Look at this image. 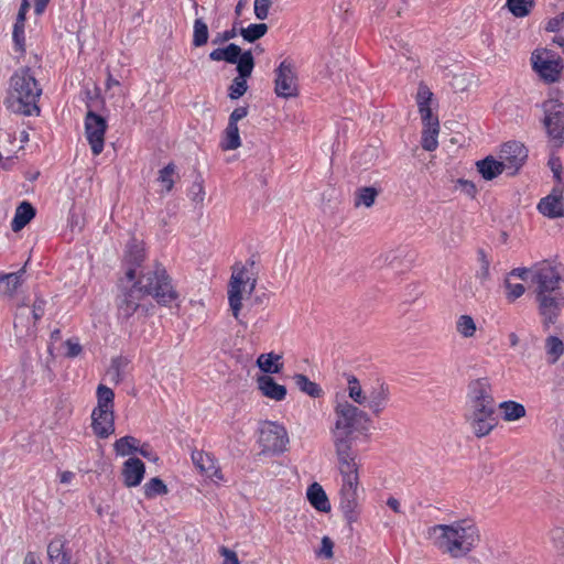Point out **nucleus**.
I'll return each instance as SVG.
<instances>
[{"label": "nucleus", "mask_w": 564, "mask_h": 564, "mask_svg": "<svg viewBox=\"0 0 564 564\" xmlns=\"http://www.w3.org/2000/svg\"><path fill=\"white\" fill-rule=\"evenodd\" d=\"M97 406L93 410L95 415H100L106 411H113L115 406V393L105 384L97 387Z\"/></svg>", "instance_id": "28"}, {"label": "nucleus", "mask_w": 564, "mask_h": 564, "mask_svg": "<svg viewBox=\"0 0 564 564\" xmlns=\"http://www.w3.org/2000/svg\"><path fill=\"white\" fill-rule=\"evenodd\" d=\"M247 53H251V51H245L240 48L237 44L230 43L226 47H218L209 53V58L214 62L225 61L229 64L241 63Z\"/></svg>", "instance_id": "21"}, {"label": "nucleus", "mask_w": 564, "mask_h": 564, "mask_svg": "<svg viewBox=\"0 0 564 564\" xmlns=\"http://www.w3.org/2000/svg\"><path fill=\"white\" fill-rule=\"evenodd\" d=\"M551 539L558 551L560 556L563 557L564 562V529L554 528L550 532Z\"/></svg>", "instance_id": "50"}, {"label": "nucleus", "mask_w": 564, "mask_h": 564, "mask_svg": "<svg viewBox=\"0 0 564 564\" xmlns=\"http://www.w3.org/2000/svg\"><path fill=\"white\" fill-rule=\"evenodd\" d=\"M144 496L148 499L154 498L156 496H163L167 494V487L163 482V480L159 477L151 478L144 486Z\"/></svg>", "instance_id": "41"}, {"label": "nucleus", "mask_w": 564, "mask_h": 564, "mask_svg": "<svg viewBox=\"0 0 564 564\" xmlns=\"http://www.w3.org/2000/svg\"><path fill=\"white\" fill-rule=\"evenodd\" d=\"M477 256L480 268L476 272V278L479 280L481 285H485L490 280V260L484 249H478Z\"/></svg>", "instance_id": "44"}, {"label": "nucleus", "mask_w": 564, "mask_h": 564, "mask_svg": "<svg viewBox=\"0 0 564 564\" xmlns=\"http://www.w3.org/2000/svg\"><path fill=\"white\" fill-rule=\"evenodd\" d=\"M219 554L224 557V564H240L237 553L226 546L219 547Z\"/></svg>", "instance_id": "56"}, {"label": "nucleus", "mask_w": 564, "mask_h": 564, "mask_svg": "<svg viewBox=\"0 0 564 564\" xmlns=\"http://www.w3.org/2000/svg\"><path fill=\"white\" fill-rule=\"evenodd\" d=\"M366 404L375 415L384 411L390 401V388L382 379H377L367 390Z\"/></svg>", "instance_id": "15"}, {"label": "nucleus", "mask_w": 564, "mask_h": 564, "mask_svg": "<svg viewBox=\"0 0 564 564\" xmlns=\"http://www.w3.org/2000/svg\"><path fill=\"white\" fill-rule=\"evenodd\" d=\"M144 260V247L141 241L131 239L124 251V261L129 265L126 272V276L129 282H132L135 278V269L141 265Z\"/></svg>", "instance_id": "18"}, {"label": "nucleus", "mask_w": 564, "mask_h": 564, "mask_svg": "<svg viewBox=\"0 0 564 564\" xmlns=\"http://www.w3.org/2000/svg\"><path fill=\"white\" fill-rule=\"evenodd\" d=\"M280 359L281 356L273 352L261 354L257 359V365L265 373H279L283 367V364H279Z\"/></svg>", "instance_id": "32"}, {"label": "nucleus", "mask_w": 564, "mask_h": 564, "mask_svg": "<svg viewBox=\"0 0 564 564\" xmlns=\"http://www.w3.org/2000/svg\"><path fill=\"white\" fill-rule=\"evenodd\" d=\"M440 128H425L422 133V148L426 151H434L437 145Z\"/></svg>", "instance_id": "46"}, {"label": "nucleus", "mask_w": 564, "mask_h": 564, "mask_svg": "<svg viewBox=\"0 0 564 564\" xmlns=\"http://www.w3.org/2000/svg\"><path fill=\"white\" fill-rule=\"evenodd\" d=\"M549 166L550 169L552 170L553 174H554V177L561 182L562 181V177H561V172H562V164H561V161L558 158H552L550 161H549Z\"/></svg>", "instance_id": "63"}, {"label": "nucleus", "mask_w": 564, "mask_h": 564, "mask_svg": "<svg viewBox=\"0 0 564 564\" xmlns=\"http://www.w3.org/2000/svg\"><path fill=\"white\" fill-rule=\"evenodd\" d=\"M429 533L434 538V545L454 558L466 556L480 541L479 529L470 519L433 525Z\"/></svg>", "instance_id": "4"}, {"label": "nucleus", "mask_w": 564, "mask_h": 564, "mask_svg": "<svg viewBox=\"0 0 564 564\" xmlns=\"http://www.w3.org/2000/svg\"><path fill=\"white\" fill-rule=\"evenodd\" d=\"M478 173L486 180L491 181L500 175L505 169L500 161L495 160L492 156H487L484 160L476 162Z\"/></svg>", "instance_id": "29"}, {"label": "nucleus", "mask_w": 564, "mask_h": 564, "mask_svg": "<svg viewBox=\"0 0 564 564\" xmlns=\"http://www.w3.org/2000/svg\"><path fill=\"white\" fill-rule=\"evenodd\" d=\"M236 24H234V26L230 29V30H226L221 33H217L215 35V37L213 39L212 43L217 45V44H223L225 42H228L230 41L231 39L236 37L237 36V28H236Z\"/></svg>", "instance_id": "53"}, {"label": "nucleus", "mask_w": 564, "mask_h": 564, "mask_svg": "<svg viewBox=\"0 0 564 564\" xmlns=\"http://www.w3.org/2000/svg\"><path fill=\"white\" fill-rule=\"evenodd\" d=\"M348 383V394L357 404L364 405L366 404L367 398L366 394L359 383V380L355 376H349L347 378Z\"/></svg>", "instance_id": "42"}, {"label": "nucleus", "mask_w": 564, "mask_h": 564, "mask_svg": "<svg viewBox=\"0 0 564 564\" xmlns=\"http://www.w3.org/2000/svg\"><path fill=\"white\" fill-rule=\"evenodd\" d=\"M335 423L330 429L333 445L337 459L357 458L355 444L358 434L367 433L370 416L358 406L344 401L334 409Z\"/></svg>", "instance_id": "3"}, {"label": "nucleus", "mask_w": 564, "mask_h": 564, "mask_svg": "<svg viewBox=\"0 0 564 564\" xmlns=\"http://www.w3.org/2000/svg\"><path fill=\"white\" fill-rule=\"evenodd\" d=\"M42 94L34 75L29 67L18 69L10 79V93L8 97V108L14 112L24 116L40 113L37 100Z\"/></svg>", "instance_id": "5"}, {"label": "nucleus", "mask_w": 564, "mask_h": 564, "mask_svg": "<svg viewBox=\"0 0 564 564\" xmlns=\"http://www.w3.org/2000/svg\"><path fill=\"white\" fill-rule=\"evenodd\" d=\"M192 200L200 204L205 197V191L202 182H194L191 188Z\"/></svg>", "instance_id": "57"}, {"label": "nucleus", "mask_w": 564, "mask_h": 564, "mask_svg": "<svg viewBox=\"0 0 564 564\" xmlns=\"http://www.w3.org/2000/svg\"><path fill=\"white\" fill-rule=\"evenodd\" d=\"M293 380H294L296 387L302 392L306 393L307 395H310L312 398H319L323 393L322 388L317 383L311 381L305 375L296 373L293 377Z\"/></svg>", "instance_id": "34"}, {"label": "nucleus", "mask_w": 564, "mask_h": 564, "mask_svg": "<svg viewBox=\"0 0 564 564\" xmlns=\"http://www.w3.org/2000/svg\"><path fill=\"white\" fill-rule=\"evenodd\" d=\"M31 0H22V3L20 6L17 21L13 26V42H14V48L17 52L24 53L25 48V36H24V23H25V15L30 9Z\"/></svg>", "instance_id": "22"}, {"label": "nucleus", "mask_w": 564, "mask_h": 564, "mask_svg": "<svg viewBox=\"0 0 564 564\" xmlns=\"http://www.w3.org/2000/svg\"><path fill=\"white\" fill-rule=\"evenodd\" d=\"M378 194L379 192L371 186H366L357 189L355 194V206L371 207L375 204Z\"/></svg>", "instance_id": "36"}, {"label": "nucleus", "mask_w": 564, "mask_h": 564, "mask_svg": "<svg viewBox=\"0 0 564 564\" xmlns=\"http://www.w3.org/2000/svg\"><path fill=\"white\" fill-rule=\"evenodd\" d=\"M192 460L194 465L208 478L214 480H223V474L216 466V462L212 455L202 451H194L192 453Z\"/></svg>", "instance_id": "20"}, {"label": "nucleus", "mask_w": 564, "mask_h": 564, "mask_svg": "<svg viewBox=\"0 0 564 564\" xmlns=\"http://www.w3.org/2000/svg\"><path fill=\"white\" fill-rule=\"evenodd\" d=\"M106 119L93 110H88L85 117V134L94 155H99L105 145L107 130Z\"/></svg>", "instance_id": "10"}, {"label": "nucleus", "mask_w": 564, "mask_h": 564, "mask_svg": "<svg viewBox=\"0 0 564 564\" xmlns=\"http://www.w3.org/2000/svg\"><path fill=\"white\" fill-rule=\"evenodd\" d=\"M539 212L549 218L564 217V205L562 194H550L543 197L538 204Z\"/></svg>", "instance_id": "23"}, {"label": "nucleus", "mask_w": 564, "mask_h": 564, "mask_svg": "<svg viewBox=\"0 0 564 564\" xmlns=\"http://www.w3.org/2000/svg\"><path fill=\"white\" fill-rule=\"evenodd\" d=\"M208 26L202 18H197L193 25V45L200 47L208 42Z\"/></svg>", "instance_id": "38"}, {"label": "nucleus", "mask_w": 564, "mask_h": 564, "mask_svg": "<svg viewBox=\"0 0 564 564\" xmlns=\"http://www.w3.org/2000/svg\"><path fill=\"white\" fill-rule=\"evenodd\" d=\"M542 109L546 133L553 145L560 148L564 143V104L550 99L542 104Z\"/></svg>", "instance_id": "7"}, {"label": "nucleus", "mask_w": 564, "mask_h": 564, "mask_svg": "<svg viewBox=\"0 0 564 564\" xmlns=\"http://www.w3.org/2000/svg\"><path fill=\"white\" fill-rule=\"evenodd\" d=\"M533 265L531 268H516L509 272V276H516L522 281H530L532 278Z\"/></svg>", "instance_id": "59"}, {"label": "nucleus", "mask_w": 564, "mask_h": 564, "mask_svg": "<svg viewBox=\"0 0 564 564\" xmlns=\"http://www.w3.org/2000/svg\"><path fill=\"white\" fill-rule=\"evenodd\" d=\"M139 441L133 436H123L117 440L113 444L115 451L117 455L128 456L130 454L137 453Z\"/></svg>", "instance_id": "37"}, {"label": "nucleus", "mask_w": 564, "mask_h": 564, "mask_svg": "<svg viewBox=\"0 0 564 564\" xmlns=\"http://www.w3.org/2000/svg\"><path fill=\"white\" fill-rule=\"evenodd\" d=\"M47 555L52 564H68L70 556L65 552V541L55 538L47 545Z\"/></svg>", "instance_id": "30"}, {"label": "nucleus", "mask_w": 564, "mask_h": 564, "mask_svg": "<svg viewBox=\"0 0 564 564\" xmlns=\"http://www.w3.org/2000/svg\"><path fill=\"white\" fill-rule=\"evenodd\" d=\"M91 427L94 433L100 438H107L115 432V414L113 411H106L100 415L91 413Z\"/></svg>", "instance_id": "24"}, {"label": "nucleus", "mask_w": 564, "mask_h": 564, "mask_svg": "<svg viewBox=\"0 0 564 564\" xmlns=\"http://www.w3.org/2000/svg\"><path fill=\"white\" fill-rule=\"evenodd\" d=\"M274 93L281 98H291L299 95L297 75L294 62L283 59L274 69Z\"/></svg>", "instance_id": "9"}, {"label": "nucleus", "mask_w": 564, "mask_h": 564, "mask_svg": "<svg viewBox=\"0 0 564 564\" xmlns=\"http://www.w3.org/2000/svg\"><path fill=\"white\" fill-rule=\"evenodd\" d=\"M495 405L492 388L488 378H479L469 382L467 405Z\"/></svg>", "instance_id": "17"}, {"label": "nucleus", "mask_w": 564, "mask_h": 564, "mask_svg": "<svg viewBox=\"0 0 564 564\" xmlns=\"http://www.w3.org/2000/svg\"><path fill=\"white\" fill-rule=\"evenodd\" d=\"M65 346H66V352H65V356L68 357V358H75L77 357L83 348L80 346V344L78 343V340H74V339H68L66 340L65 343Z\"/></svg>", "instance_id": "58"}, {"label": "nucleus", "mask_w": 564, "mask_h": 564, "mask_svg": "<svg viewBox=\"0 0 564 564\" xmlns=\"http://www.w3.org/2000/svg\"><path fill=\"white\" fill-rule=\"evenodd\" d=\"M254 67V59L252 53H247L245 58L237 66L238 76L234 78L229 86V98L238 99L245 95L248 89L247 78L251 76Z\"/></svg>", "instance_id": "16"}, {"label": "nucleus", "mask_w": 564, "mask_h": 564, "mask_svg": "<svg viewBox=\"0 0 564 564\" xmlns=\"http://www.w3.org/2000/svg\"><path fill=\"white\" fill-rule=\"evenodd\" d=\"M333 549H334V542L332 541V539L328 538V536H324L322 539V543H321V549L318 551V555L323 556L325 558H332L333 555H334Z\"/></svg>", "instance_id": "54"}, {"label": "nucleus", "mask_w": 564, "mask_h": 564, "mask_svg": "<svg viewBox=\"0 0 564 564\" xmlns=\"http://www.w3.org/2000/svg\"><path fill=\"white\" fill-rule=\"evenodd\" d=\"M563 276L551 262L544 260L533 265L531 290L545 329L554 324L564 308Z\"/></svg>", "instance_id": "2"}, {"label": "nucleus", "mask_w": 564, "mask_h": 564, "mask_svg": "<svg viewBox=\"0 0 564 564\" xmlns=\"http://www.w3.org/2000/svg\"><path fill=\"white\" fill-rule=\"evenodd\" d=\"M505 286L507 289V299L510 301H514L522 296L525 292V288L521 283H511L509 279H506Z\"/></svg>", "instance_id": "49"}, {"label": "nucleus", "mask_w": 564, "mask_h": 564, "mask_svg": "<svg viewBox=\"0 0 564 564\" xmlns=\"http://www.w3.org/2000/svg\"><path fill=\"white\" fill-rule=\"evenodd\" d=\"M288 442V433L280 424L267 422L260 430L259 443L263 452L282 453Z\"/></svg>", "instance_id": "12"}, {"label": "nucleus", "mask_w": 564, "mask_h": 564, "mask_svg": "<svg viewBox=\"0 0 564 564\" xmlns=\"http://www.w3.org/2000/svg\"><path fill=\"white\" fill-rule=\"evenodd\" d=\"M45 304L46 302L43 299H36L34 301L31 311L34 324L43 317L45 313Z\"/></svg>", "instance_id": "55"}, {"label": "nucleus", "mask_w": 564, "mask_h": 564, "mask_svg": "<svg viewBox=\"0 0 564 564\" xmlns=\"http://www.w3.org/2000/svg\"><path fill=\"white\" fill-rule=\"evenodd\" d=\"M467 82L468 79L465 74L455 75L451 82V85L455 90L464 91L467 89Z\"/></svg>", "instance_id": "61"}, {"label": "nucleus", "mask_w": 564, "mask_h": 564, "mask_svg": "<svg viewBox=\"0 0 564 564\" xmlns=\"http://www.w3.org/2000/svg\"><path fill=\"white\" fill-rule=\"evenodd\" d=\"M564 23V13H561L547 21L545 30L547 32H558Z\"/></svg>", "instance_id": "60"}, {"label": "nucleus", "mask_w": 564, "mask_h": 564, "mask_svg": "<svg viewBox=\"0 0 564 564\" xmlns=\"http://www.w3.org/2000/svg\"><path fill=\"white\" fill-rule=\"evenodd\" d=\"M337 467L341 476V488L339 490V507L348 522L357 519V488L359 484L357 458L337 459Z\"/></svg>", "instance_id": "6"}, {"label": "nucleus", "mask_w": 564, "mask_h": 564, "mask_svg": "<svg viewBox=\"0 0 564 564\" xmlns=\"http://www.w3.org/2000/svg\"><path fill=\"white\" fill-rule=\"evenodd\" d=\"M532 67L546 83H554L558 79L563 69V63L560 57H556L550 52L542 53L535 51L531 56Z\"/></svg>", "instance_id": "11"}, {"label": "nucleus", "mask_w": 564, "mask_h": 564, "mask_svg": "<svg viewBox=\"0 0 564 564\" xmlns=\"http://www.w3.org/2000/svg\"><path fill=\"white\" fill-rule=\"evenodd\" d=\"M306 495L308 501L316 510L322 512H328L330 510V503L328 501L326 492L319 484H312L308 487Z\"/></svg>", "instance_id": "27"}, {"label": "nucleus", "mask_w": 564, "mask_h": 564, "mask_svg": "<svg viewBox=\"0 0 564 564\" xmlns=\"http://www.w3.org/2000/svg\"><path fill=\"white\" fill-rule=\"evenodd\" d=\"M268 32V25L264 23H254L250 24L248 28H241L239 33L241 36L250 43L256 42L257 40L264 36Z\"/></svg>", "instance_id": "39"}, {"label": "nucleus", "mask_w": 564, "mask_h": 564, "mask_svg": "<svg viewBox=\"0 0 564 564\" xmlns=\"http://www.w3.org/2000/svg\"><path fill=\"white\" fill-rule=\"evenodd\" d=\"M239 129L237 124L228 123L225 130V139L223 141L224 150H236L240 147Z\"/></svg>", "instance_id": "40"}, {"label": "nucleus", "mask_w": 564, "mask_h": 564, "mask_svg": "<svg viewBox=\"0 0 564 564\" xmlns=\"http://www.w3.org/2000/svg\"><path fill=\"white\" fill-rule=\"evenodd\" d=\"M505 421H516L525 415V408L514 401H503L499 404Z\"/></svg>", "instance_id": "33"}, {"label": "nucleus", "mask_w": 564, "mask_h": 564, "mask_svg": "<svg viewBox=\"0 0 564 564\" xmlns=\"http://www.w3.org/2000/svg\"><path fill=\"white\" fill-rule=\"evenodd\" d=\"M495 410V405H467L465 417L477 437L488 435L497 425Z\"/></svg>", "instance_id": "8"}, {"label": "nucleus", "mask_w": 564, "mask_h": 564, "mask_svg": "<svg viewBox=\"0 0 564 564\" xmlns=\"http://www.w3.org/2000/svg\"><path fill=\"white\" fill-rule=\"evenodd\" d=\"M145 294L152 295L158 303L164 305L176 300L177 293L161 264H156L153 271L143 274L129 289L121 290L116 300L118 317L121 321H128L135 313L144 311L141 301Z\"/></svg>", "instance_id": "1"}, {"label": "nucleus", "mask_w": 564, "mask_h": 564, "mask_svg": "<svg viewBox=\"0 0 564 564\" xmlns=\"http://www.w3.org/2000/svg\"><path fill=\"white\" fill-rule=\"evenodd\" d=\"M424 128H440L438 118L432 115L430 106L419 109Z\"/></svg>", "instance_id": "48"}, {"label": "nucleus", "mask_w": 564, "mask_h": 564, "mask_svg": "<svg viewBox=\"0 0 564 564\" xmlns=\"http://www.w3.org/2000/svg\"><path fill=\"white\" fill-rule=\"evenodd\" d=\"M545 349L551 357V362L554 364L564 352V344L556 336H549L545 340Z\"/></svg>", "instance_id": "45"}, {"label": "nucleus", "mask_w": 564, "mask_h": 564, "mask_svg": "<svg viewBox=\"0 0 564 564\" xmlns=\"http://www.w3.org/2000/svg\"><path fill=\"white\" fill-rule=\"evenodd\" d=\"M271 0H254V14L259 20H265L269 14Z\"/></svg>", "instance_id": "52"}, {"label": "nucleus", "mask_w": 564, "mask_h": 564, "mask_svg": "<svg viewBox=\"0 0 564 564\" xmlns=\"http://www.w3.org/2000/svg\"><path fill=\"white\" fill-rule=\"evenodd\" d=\"M432 96H433V94L429 89V87L424 84H420V86L417 88V94H416V102H417L419 109L421 107L430 106L429 104L431 101Z\"/></svg>", "instance_id": "51"}, {"label": "nucleus", "mask_w": 564, "mask_h": 564, "mask_svg": "<svg viewBox=\"0 0 564 564\" xmlns=\"http://www.w3.org/2000/svg\"><path fill=\"white\" fill-rule=\"evenodd\" d=\"M144 474L145 465L141 459L131 457L123 463L121 475L127 487L139 486L144 478Z\"/></svg>", "instance_id": "19"}, {"label": "nucleus", "mask_w": 564, "mask_h": 564, "mask_svg": "<svg viewBox=\"0 0 564 564\" xmlns=\"http://www.w3.org/2000/svg\"><path fill=\"white\" fill-rule=\"evenodd\" d=\"M528 158L527 148L517 141H510L502 145L500 151L501 164L505 170H510L514 174L523 165Z\"/></svg>", "instance_id": "14"}, {"label": "nucleus", "mask_w": 564, "mask_h": 564, "mask_svg": "<svg viewBox=\"0 0 564 564\" xmlns=\"http://www.w3.org/2000/svg\"><path fill=\"white\" fill-rule=\"evenodd\" d=\"M258 387L263 395L275 401H281L286 395V388L275 382L270 376H260L258 378Z\"/></svg>", "instance_id": "26"}, {"label": "nucleus", "mask_w": 564, "mask_h": 564, "mask_svg": "<svg viewBox=\"0 0 564 564\" xmlns=\"http://www.w3.org/2000/svg\"><path fill=\"white\" fill-rule=\"evenodd\" d=\"M456 330L465 338L473 337L477 330L474 318L469 315H460L456 322Z\"/></svg>", "instance_id": "43"}, {"label": "nucleus", "mask_w": 564, "mask_h": 564, "mask_svg": "<svg viewBox=\"0 0 564 564\" xmlns=\"http://www.w3.org/2000/svg\"><path fill=\"white\" fill-rule=\"evenodd\" d=\"M36 215V209L26 200L20 203L11 221V229L14 232L22 230Z\"/></svg>", "instance_id": "25"}, {"label": "nucleus", "mask_w": 564, "mask_h": 564, "mask_svg": "<svg viewBox=\"0 0 564 564\" xmlns=\"http://www.w3.org/2000/svg\"><path fill=\"white\" fill-rule=\"evenodd\" d=\"M249 282L246 276V268L236 264L228 285V301L232 315L236 319L242 307V286Z\"/></svg>", "instance_id": "13"}, {"label": "nucleus", "mask_w": 564, "mask_h": 564, "mask_svg": "<svg viewBox=\"0 0 564 564\" xmlns=\"http://www.w3.org/2000/svg\"><path fill=\"white\" fill-rule=\"evenodd\" d=\"M457 185L469 196H474L476 193V187L473 182L459 178L457 181Z\"/></svg>", "instance_id": "64"}, {"label": "nucleus", "mask_w": 564, "mask_h": 564, "mask_svg": "<svg viewBox=\"0 0 564 564\" xmlns=\"http://www.w3.org/2000/svg\"><path fill=\"white\" fill-rule=\"evenodd\" d=\"M506 7L516 18L529 15L535 7L534 0H507Z\"/></svg>", "instance_id": "35"}, {"label": "nucleus", "mask_w": 564, "mask_h": 564, "mask_svg": "<svg viewBox=\"0 0 564 564\" xmlns=\"http://www.w3.org/2000/svg\"><path fill=\"white\" fill-rule=\"evenodd\" d=\"M174 172H175V165L173 163H169L166 166H164L160 171V175H159L158 180H159V182L164 184L166 192H171L174 186V181L172 178Z\"/></svg>", "instance_id": "47"}, {"label": "nucleus", "mask_w": 564, "mask_h": 564, "mask_svg": "<svg viewBox=\"0 0 564 564\" xmlns=\"http://www.w3.org/2000/svg\"><path fill=\"white\" fill-rule=\"evenodd\" d=\"M25 269L22 268L17 272L8 273L0 276V292L3 294H13L23 282Z\"/></svg>", "instance_id": "31"}, {"label": "nucleus", "mask_w": 564, "mask_h": 564, "mask_svg": "<svg viewBox=\"0 0 564 564\" xmlns=\"http://www.w3.org/2000/svg\"><path fill=\"white\" fill-rule=\"evenodd\" d=\"M248 115V107H238L229 116L228 123L237 124L239 120L243 119Z\"/></svg>", "instance_id": "62"}]
</instances>
